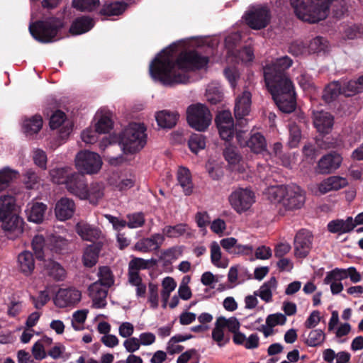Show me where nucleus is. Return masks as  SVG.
Wrapping results in <instances>:
<instances>
[{
    "label": "nucleus",
    "mask_w": 363,
    "mask_h": 363,
    "mask_svg": "<svg viewBox=\"0 0 363 363\" xmlns=\"http://www.w3.org/2000/svg\"><path fill=\"white\" fill-rule=\"evenodd\" d=\"M177 44L162 50L150 64L149 72L155 82L165 86H174L191 82L189 72L201 69L208 63V57L192 50L184 52L174 60Z\"/></svg>",
    "instance_id": "1"
},
{
    "label": "nucleus",
    "mask_w": 363,
    "mask_h": 363,
    "mask_svg": "<svg viewBox=\"0 0 363 363\" xmlns=\"http://www.w3.org/2000/svg\"><path fill=\"white\" fill-rule=\"evenodd\" d=\"M333 0H290L296 16L309 23L325 19L329 13Z\"/></svg>",
    "instance_id": "2"
},
{
    "label": "nucleus",
    "mask_w": 363,
    "mask_h": 363,
    "mask_svg": "<svg viewBox=\"0 0 363 363\" xmlns=\"http://www.w3.org/2000/svg\"><path fill=\"white\" fill-rule=\"evenodd\" d=\"M143 124L131 123L122 133L120 145L124 153L133 154L141 150L147 143V135Z\"/></svg>",
    "instance_id": "3"
},
{
    "label": "nucleus",
    "mask_w": 363,
    "mask_h": 363,
    "mask_svg": "<svg viewBox=\"0 0 363 363\" xmlns=\"http://www.w3.org/2000/svg\"><path fill=\"white\" fill-rule=\"evenodd\" d=\"M62 27L63 22L60 19L50 18L45 21H38L30 23L29 31L36 40L48 43L60 38L58 33Z\"/></svg>",
    "instance_id": "4"
},
{
    "label": "nucleus",
    "mask_w": 363,
    "mask_h": 363,
    "mask_svg": "<svg viewBox=\"0 0 363 363\" xmlns=\"http://www.w3.org/2000/svg\"><path fill=\"white\" fill-rule=\"evenodd\" d=\"M267 87L280 111L289 113L295 110L296 99L292 82H286L282 85L267 86Z\"/></svg>",
    "instance_id": "5"
},
{
    "label": "nucleus",
    "mask_w": 363,
    "mask_h": 363,
    "mask_svg": "<svg viewBox=\"0 0 363 363\" xmlns=\"http://www.w3.org/2000/svg\"><path fill=\"white\" fill-rule=\"evenodd\" d=\"M293 61L288 56L277 58L272 64L264 67V77L266 86L282 85L291 82L286 74V70L292 65Z\"/></svg>",
    "instance_id": "6"
},
{
    "label": "nucleus",
    "mask_w": 363,
    "mask_h": 363,
    "mask_svg": "<svg viewBox=\"0 0 363 363\" xmlns=\"http://www.w3.org/2000/svg\"><path fill=\"white\" fill-rule=\"evenodd\" d=\"M228 201L237 213L242 214L250 210L256 201V196L250 187H238L229 194Z\"/></svg>",
    "instance_id": "7"
},
{
    "label": "nucleus",
    "mask_w": 363,
    "mask_h": 363,
    "mask_svg": "<svg viewBox=\"0 0 363 363\" xmlns=\"http://www.w3.org/2000/svg\"><path fill=\"white\" fill-rule=\"evenodd\" d=\"M186 114L189 125L198 131H205L211 123L212 116L209 110L201 104L189 106Z\"/></svg>",
    "instance_id": "8"
},
{
    "label": "nucleus",
    "mask_w": 363,
    "mask_h": 363,
    "mask_svg": "<svg viewBox=\"0 0 363 363\" xmlns=\"http://www.w3.org/2000/svg\"><path fill=\"white\" fill-rule=\"evenodd\" d=\"M102 160L97 153L82 150L77 153L75 157V166L82 174H93L97 173L101 168Z\"/></svg>",
    "instance_id": "9"
},
{
    "label": "nucleus",
    "mask_w": 363,
    "mask_h": 363,
    "mask_svg": "<svg viewBox=\"0 0 363 363\" xmlns=\"http://www.w3.org/2000/svg\"><path fill=\"white\" fill-rule=\"evenodd\" d=\"M246 23L252 29L265 28L270 21V12L267 7H257L247 11L245 16Z\"/></svg>",
    "instance_id": "10"
},
{
    "label": "nucleus",
    "mask_w": 363,
    "mask_h": 363,
    "mask_svg": "<svg viewBox=\"0 0 363 363\" xmlns=\"http://www.w3.org/2000/svg\"><path fill=\"white\" fill-rule=\"evenodd\" d=\"M216 123L220 138L226 141L230 140L235 134L234 121L231 113L228 111L220 112L216 118Z\"/></svg>",
    "instance_id": "11"
},
{
    "label": "nucleus",
    "mask_w": 363,
    "mask_h": 363,
    "mask_svg": "<svg viewBox=\"0 0 363 363\" xmlns=\"http://www.w3.org/2000/svg\"><path fill=\"white\" fill-rule=\"evenodd\" d=\"M87 182L84 175L77 172H72L66 185L67 191L80 199H87Z\"/></svg>",
    "instance_id": "12"
},
{
    "label": "nucleus",
    "mask_w": 363,
    "mask_h": 363,
    "mask_svg": "<svg viewBox=\"0 0 363 363\" xmlns=\"http://www.w3.org/2000/svg\"><path fill=\"white\" fill-rule=\"evenodd\" d=\"M305 202L303 191L297 185H288L287 194H285L282 205L288 210L298 209Z\"/></svg>",
    "instance_id": "13"
},
{
    "label": "nucleus",
    "mask_w": 363,
    "mask_h": 363,
    "mask_svg": "<svg viewBox=\"0 0 363 363\" xmlns=\"http://www.w3.org/2000/svg\"><path fill=\"white\" fill-rule=\"evenodd\" d=\"M341 155L332 152L323 156L318 162L315 172L320 174H328L337 169L342 163Z\"/></svg>",
    "instance_id": "14"
},
{
    "label": "nucleus",
    "mask_w": 363,
    "mask_h": 363,
    "mask_svg": "<svg viewBox=\"0 0 363 363\" xmlns=\"http://www.w3.org/2000/svg\"><path fill=\"white\" fill-rule=\"evenodd\" d=\"M312 236L309 231L301 230L298 231L294 239L295 256L299 258L306 257L311 248Z\"/></svg>",
    "instance_id": "15"
},
{
    "label": "nucleus",
    "mask_w": 363,
    "mask_h": 363,
    "mask_svg": "<svg viewBox=\"0 0 363 363\" xmlns=\"http://www.w3.org/2000/svg\"><path fill=\"white\" fill-rule=\"evenodd\" d=\"M82 298L81 291L74 288L60 289L55 297V303L60 308L74 305Z\"/></svg>",
    "instance_id": "16"
},
{
    "label": "nucleus",
    "mask_w": 363,
    "mask_h": 363,
    "mask_svg": "<svg viewBox=\"0 0 363 363\" xmlns=\"http://www.w3.org/2000/svg\"><path fill=\"white\" fill-rule=\"evenodd\" d=\"M243 131L236 132V138L240 145L246 144L247 147L255 153H262L267 150V143L264 137L259 133L251 135L248 140L242 139Z\"/></svg>",
    "instance_id": "17"
},
{
    "label": "nucleus",
    "mask_w": 363,
    "mask_h": 363,
    "mask_svg": "<svg viewBox=\"0 0 363 363\" xmlns=\"http://www.w3.org/2000/svg\"><path fill=\"white\" fill-rule=\"evenodd\" d=\"M75 230L83 240L89 242H95L102 237V232L99 228L84 221L78 222Z\"/></svg>",
    "instance_id": "18"
},
{
    "label": "nucleus",
    "mask_w": 363,
    "mask_h": 363,
    "mask_svg": "<svg viewBox=\"0 0 363 363\" xmlns=\"http://www.w3.org/2000/svg\"><path fill=\"white\" fill-rule=\"evenodd\" d=\"M164 242V236L161 233H155L149 238H143L135 245V250L142 252H149L160 249Z\"/></svg>",
    "instance_id": "19"
},
{
    "label": "nucleus",
    "mask_w": 363,
    "mask_h": 363,
    "mask_svg": "<svg viewBox=\"0 0 363 363\" xmlns=\"http://www.w3.org/2000/svg\"><path fill=\"white\" fill-rule=\"evenodd\" d=\"M0 222H2V228L9 239L14 240L22 234L23 221L17 214Z\"/></svg>",
    "instance_id": "20"
},
{
    "label": "nucleus",
    "mask_w": 363,
    "mask_h": 363,
    "mask_svg": "<svg viewBox=\"0 0 363 363\" xmlns=\"http://www.w3.org/2000/svg\"><path fill=\"white\" fill-rule=\"evenodd\" d=\"M89 295L92 299L93 306L96 308H104L106 305L108 287L101 283L95 281L88 289Z\"/></svg>",
    "instance_id": "21"
},
{
    "label": "nucleus",
    "mask_w": 363,
    "mask_h": 363,
    "mask_svg": "<svg viewBox=\"0 0 363 363\" xmlns=\"http://www.w3.org/2000/svg\"><path fill=\"white\" fill-rule=\"evenodd\" d=\"M313 121L315 128L320 133L328 134L333 128L334 118L328 112L314 111Z\"/></svg>",
    "instance_id": "22"
},
{
    "label": "nucleus",
    "mask_w": 363,
    "mask_h": 363,
    "mask_svg": "<svg viewBox=\"0 0 363 363\" xmlns=\"http://www.w3.org/2000/svg\"><path fill=\"white\" fill-rule=\"evenodd\" d=\"M75 211V203L71 199L62 197L55 204V213L56 218L61 221L72 217Z\"/></svg>",
    "instance_id": "23"
},
{
    "label": "nucleus",
    "mask_w": 363,
    "mask_h": 363,
    "mask_svg": "<svg viewBox=\"0 0 363 363\" xmlns=\"http://www.w3.org/2000/svg\"><path fill=\"white\" fill-rule=\"evenodd\" d=\"M252 94L248 91H244L235 101L234 113L238 120H242L250 111Z\"/></svg>",
    "instance_id": "24"
},
{
    "label": "nucleus",
    "mask_w": 363,
    "mask_h": 363,
    "mask_svg": "<svg viewBox=\"0 0 363 363\" xmlns=\"http://www.w3.org/2000/svg\"><path fill=\"white\" fill-rule=\"evenodd\" d=\"M347 185L345 178L340 176H331L322 181L318 185V190L322 194L339 190Z\"/></svg>",
    "instance_id": "25"
},
{
    "label": "nucleus",
    "mask_w": 363,
    "mask_h": 363,
    "mask_svg": "<svg viewBox=\"0 0 363 363\" xmlns=\"http://www.w3.org/2000/svg\"><path fill=\"white\" fill-rule=\"evenodd\" d=\"M355 227L353 218L347 217L346 220L336 219L330 221L328 224V230L332 233L340 235L352 231Z\"/></svg>",
    "instance_id": "26"
},
{
    "label": "nucleus",
    "mask_w": 363,
    "mask_h": 363,
    "mask_svg": "<svg viewBox=\"0 0 363 363\" xmlns=\"http://www.w3.org/2000/svg\"><path fill=\"white\" fill-rule=\"evenodd\" d=\"M18 267L26 276L30 275L35 269V259L33 254L27 250L21 252L18 256Z\"/></svg>",
    "instance_id": "27"
},
{
    "label": "nucleus",
    "mask_w": 363,
    "mask_h": 363,
    "mask_svg": "<svg viewBox=\"0 0 363 363\" xmlns=\"http://www.w3.org/2000/svg\"><path fill=\"white\" fill-rule=\"evenodd\" d=\"M16 199L10 195L0 196V220H4L8 218L16 215Z\"/></svg>",
    "instance_id": "28"
},
{
    "label": "nucleus",
    "mask_w": 363,
    "mask_h": 363,
    "mask_svg": "<svg viewBox=\"0 0 363 363\" xmlns=\"http://www.w3.org/2000/svg\"><path fill=\"white\" fill-rule=\"evenodd\" d=\"M101 249V244L99 242L89 245L84 249L82 262L85 267H92L96 264Z\"/></svg>",
    "instance_id": "29"
},
{
    "label": "nucleus",
    "mask_w": 363,
    "mask_h": 363,
    "mask_svg": "<svg viewBox=\"0 0 363 363\" xmlns=\"http://www.w3.org/2000/svg\"><path fill=\"white\" fill-rule=\"evenodd\" d=\"M46 210L47 206L43 203H29L26 210L28 220L35 223H41Z\"/></svg>",
    "instance_id": "30"
},
{
    "label": "nucleus",
    "mask_w": 363,
    "mask_h": 363,
    "mask_svg": "<svg viewBox=\"0 0 363 363\" xmlns=\"http://www.w3.org/2000/svg\"><path fill=\"white\" fill-rule=\"evenodd\" d=\"M177 180L185 195L189 196L193 192L191 174L189 169L181 167L177 171Z\"/></svg>",
    "instance_id": "31"
},
{
    "label": "nucleus",
    "mask_w": 363,
    "mask_h": 363,
    "mask_svg": "<svg viewBox=\"0 0 363 363\" xmlns=\"http://www.w3.org/2000/svg\"><path fill=\"white\" fill-rule=\"evenodd\" d=\"M94 26L92 18L82 16L77 18L71 25L69 31L73 35H80L90 30Z\"/></svg>",
    "instance_id": "32"
},
{
    "label": "nucleus",
    "mask_w": 363,
    "mask_h": 363,
    "mask_svg": "<svg viewBox=\"0 0 363 363\" xmlns=\"http://www.w3.org/2000/svg\"><path fill=\"white\" fill-rule=\"evenodd\" d=\"M178 116L176 112L163 110L156 113L155 118L160 127L163 128H172L176 125Z\"/></svg>",
    "instance_id": "33"
},
{
    "label": "nucleus",
    "mask_w": 363,
    "mask_h": 363,
    "mask_svg": "<svg viewBox=\"0 0 363 363\" xmlns=\"http://www.w3.org/2000/svg\"><path fill=\"white\" fill-rule=\"evenodd\" d=\"M277 287V281L275 277H271L264 282L259 290L255 291V296H258L262 301L269 303L272 301V291Z\"/></svg>",
    "instance_id": "34"
},
{
    "label": "nucleus",
    "mask_w": 363,
    "mask_h": 363,
    "mask_svg": "<svg viewBox=\"0 0 363 363\" xmlns=\"http://www.w3.org/2000/svg\"><path fill=\"white\" fill-rule=\"evenodd\" d=\"M32 248L37 259H45L49 257V245L42 235H35L32 240Z\"/></svg>",
    "instance_id": "35"
},
{
    "label": "nucleus",
    "mask_w": 363,
    "mask_h": 363,
    "mask_svg": "<svg viewBox=\"0 0 363 363\" xmlns=\"http://www.w3.org/2000/svg\"><path fill=\"white\" fill-rule=\"evenodd\" d=\"M23 130L26 135H33L40 131L43 127V118L40 115H35L26 118L23 122Z\"/></svg>",
    "instance_id": "36"
},
{
    "label": "nucleus",
    "mask_w": 363,
    "mask_h": 363,
    "mask_svg": "<svg viewBox=\"0 0 363 363\" xmlns=\"http://www.w3.org/2000/svg\"><path fill=\"white\" fill-rule=\"evenodd\" d=\"M128 283L135 288V295L138 298H144L147 291V285L143 281L140 274L130 272L128 274Z\"/></svg>",
    "instance_id": "37"
},
{
    "label": "nucleus",
    "mask_w": 363,
    "mask_h": 363,
    "mask_svg": "<svg viewBox=\"0 0 363 363\" xmlns=\"http://www.w3.org/2000/svg\"><path fill=\"white\" fill-rule=\"evenodd\" d=\"M72 174L71 168L69 167L55 168L50 171L52 181L58 184H65L67 185L68 179H69Z\"/></svg>",
    "instance_id": "38"
},
{
    "label": "nucleus",
    "mask_w": 363,
    "mask_h": 363,
    "mask_svg": "<svg viewBox=\"0 0 363 363\" xmlns=\"http://www.w3.org/2000/svg\"><path fill=\"white\" fill-rule=\"evenodd\" d=\"M288 185L272 186L267 189L268 199L274 203L282 204L284 196L287 194Z\"/></svg>",
    "instance_id": "39"
},
{
    "label": "nucleus",
    "mask_w": 363,
    "mask_h": 363,
    "mask_svg": "<svg viewBox=\"0 0 363 363\" xmlns=\"http://www.w3.org/2000/svg\"><path fill=\"white\" fill-rule=\"evenodd\" d=\"M211 261L212 264L219 268H225L228 266V262L222 259V252L220 245L213 241L211 243Z\"/></svg>",
    "instance_id": "40"
},
{
    "label": "nucleus",
    "mask_w": 363,
    "mask_h": 363,
    "mask_svg": "<svg viewBox=\"0 0 363 363\" xmlns=\"http://www.w3.org/2000/svg\"><path fill=\"white\" fill-rule=\"evenodd\" d=\"M342 84L336 81L329 84L323 94V99L326 103H330L335 100L340 94H342Z\"/></svg>",
    "instance_id": "41"
},
{
    "label": "nucleus",
    "mask_w": 363,
    "mask_h": 363,
    "mask_svg": "<svg viewBox=\"0 0 363 363\" xmlns=\"http://www.w3.org/2000/svg\"><path fill=\"white\" fill-rule=\"evenodd\" d=\"M45 269L48 274L57 281L63 280L66 272L65 269L57 262L48 259L45 264Z\"/></svg>",
    "instance_id": "42"
},
{
    "label": "nucleus",
    "mask_w": 363,
    "mask_h": 363,
    "mask_svg": "<svg viewBox=\"0 0 363 363\" xmlns=\"http://www.w3.org/2000/svg\"><path fill=\"white\" fill-rule=\"evenodd\" d=\"M127 4L121 1L111 2L105 4L101 9L100 13L104 16H118L121 14L126 9Z\"/></svg>",
    "instance_id": "43"
},
{
    "label": "nucleus",
    "mask_w": 363,
    "mask_h": 363,
    "mask_svg": "<svg viewBox=\"0 0 363 363\" xmlns=\"http://www.w3.org/2000/svg\"><path fill=\"white\" fill-rule=\"evenodd\" d=\"M162 290L161 296L163 301V307L165 308L171 293L175 289L177 283L172 277H167L162 281Z\"/></svg>",
    "instance_id": "44"
},
{
    "label": "nucleus",
    "mask_w": 363,
    "mask_h": 363,
    "mask_svg": "<svg viewBox=\"0 0 363 363\" xmlns=\"http://www.w3.org/2000/svg\"><path fill=\"white\" fill-rule=\"evenodd\" d=\"M18 176V172L9 167L0 170V192L6 190Z\"/></svg>",
    "instance_id": "45"
},
{
    "label": "nucleus",
    "mask_w": 363,
    "mask_h": 363,
    "mask_svg": "<svg viewBox=\"0 0 363 363\" xmlns=\"http://www.w3.org/2000/svg\"><path fill=\"white\" fill-rule=\"evenodd\" d=\"M188 230V225L179 223L175 225H167L162 229V235L169 238H177L184 235Z\"/></svg>",
    "instance_id": "46"
},
{
    "label": "nucleus",
    "mask_w": 363,
    "mask_h": 363,
    "mask_svg": "<svg viewBox=\"0 0 363 363\" xmlns=\"http://www.w3.org/2000/svg\"><path fill=\"white\" fill-rule=\"evenodd\" d=\"M99 4V0H73L72 3L74 9L84 12L95 11Z\"/></svg>",
    "instance_id": "47"
},
{
    "label": "nucleus",
    "mask_w": 363,
    "mask_h": 363,
    "mask_svg": "<svg viewBox=\"0 0 363 363\" xmlns=\"http://www.w3.org/2000/svg\"><path fill=\"white\" fill-rule=\"evenodd\" d=\"M206 144L205 136L200 133L192 134L188 141L191 151L195 154L203 150L206 147Z\"/></svg>",
    "instance_id": "48"
},
{
    "label": "nucleus",
    "mask_w": 363,
    "mask_h": 363,
    "mask_svg": "<svg viewBox=\"0 0 363 363\" xmlns=\"http://www.w3.org/2000/svg\"><path fill=\"white\" fill-rule=\"evenodd\" d=\"M183 246H173L162 252L161 258L167 263H172L183 254Z\"/></svg>",
    "instance_id": "49"
},
{
    "label": "nucleus",
    "mask_w": 363,
    "mask_h": 363,
    "mask_svg": "<svg viewBox=\"0 0 363 363\" xmlns=\"http://www.w3.org/2000/svg\"><path fill=\"white\" fill-rule=\"evenodd\" d=\"M325 335L320 329L311 330L306 339V343L310 347L320 346L325 341Z\"/></svg>",
    "instance_id": "50"
},
{
    "label": "nucleus",
    "mask_w": 363,
    "mask_h": 363,
    "mask_svg": "<svg viewBox=\"0 0 363 363\" xmlns=\"http://www.w3.org/2000/svg\"><path fill=\"white\" fill-rule=\"evenodd\" d=\"M113 127V122L111 118L109 112H106L104 114H101L99 118L98 122L96 124L95 128L96 132L99 133H106Z\"/></svg>",
    "instance_id": "51"
},
{
    "label": "nucleus",
    "mask_w": 363,
    "mask_h": 363,
    "mask_svg": "<svg viewBox=\"0 0 363 363\" xmlns=\"http://www.w3.org/2000/svg\"><path fill=\"white\" fill-rule=\"evenodd\" d=\"M98 276L99 280L96 282L101 283L108 288L111 287L114 284V277L108 267H101L99 269Z\"/></svg>",
    "instance_id": "52"
},
{
    "label": "nucleus",
    "mask_w": 363,
    "mask_h": 363,
    "mask_svg": "<svg viewBox=\"0 0 363 363\" xmlns=\"http://www.w3.org/2000/svg\"><path fill=\"white\" fill-rule=\"evenodd\" d=\"M52 339L48 337H44L40 340L37 341L33 346L32 353L35 359H43L45 357V351L44 349V345L50 344Z\"/></svg>",
    "instance_id": "53"
},
{
    "label": "nucleus",
    "mask_w": 363,
    "mask_h": 363,
    "mask_svg": "<svg viewBox=\"0 0 363 363\" xmlns=\"http://www.w3.org/2000/svg\"><path fill=\"white\" fill-rule=\"evenodd\" d=\"M89 311L86 309L78 310L72 315V326L75 330H82L85 323Z\"/></svg>",
    "instance_id": "54"
},
{
    "label": "nucleus",
    "mask_w": 363,
    "mask_h": 363,
    "mask_svg": "<svg viewBox=\"0 0 363 363\" xmlns=\"http://www.w3.org/2000/svg\"><path fill=\"white\" fill-rule=\"evenodd\" d=\"M126 219L127 226L131 229L140 228L145 222V216L141 212L128 214Z\"/></svg>",
    "instance_id": "55"
},
{
    "label": "nucleus",
    "mask_w": 363,
    "mask_h": 363,
    "mask_svg": "<svg viewBox=\"0 0 363 363\" xmlns=\"http://www.w3.org/2000/svg\"><path fill=\"white\" fill-rule=\"evenodd\" d=\"M49 251L55 253H62V252L67 249L68 242L66 239L60 236H55L50 239Z\"/></svg>",
    "instance_id": "56"
},
{
    "label": "nucleus",
    "mask_w": 363,
    "mask_h": 363,
    "mask_svg": "<svg viewBox=\"0 0 363 363\" xmlns=\"http://www.w3.org/2000/svg\"><path fill=\"white\" fill-rule=\"evenodd\" d=\"M23 182L27 189H35L40 185V179L34 171L28 169L24 174Z\"/></svg>",
    "instance_id": "57"
},
{
    "label": "nucleus",
    "mask_w": 363,
    "mask_h": 363,
    "mask_svg": "<svg viewBox=\"0 0 363 363\" xmlns=\"http://www.w3.org/2000/svg\"><path fill=\"white\" fill-rule=\"evenodd\" d=\"M223 155L225 160L232 166L238 164L241 160V156L236 148L232 146H228L224 150Z\"/></svg>",
    "instance_id": "58"
},
{
    "label": "nucleus",
    "mask_w": 363,
    "mask_h": 363,
    "mask_svg": "<svg viewBox=\"0 0 363 363\" xmlns=\"http://www.w3.org/2000/svg\"><path fill=\"white\" fill-rule=\"evenodd\" d=\"M87 193L86 199H89L91 202L97 201L104 196L103 185L99 183L92 184L89 188L87 187Z\"/></svg>",
    "instance_id": "59"
},
{
    "label": "nucleus",
    "mask_w": 363,
    "mask_h": 363,
    "mask_svg": "<svg viewBox=\"0 0 363 363\" xmlns=\"http://www.w3.org/2000/svg\"><path fill=\"white\" fill-rule=\"evenodd\" d=\"M148 302L150 307L156 309L159 305L158 285L157 284L150 282L148 284Z\"/></svg>",
    "instance_id": "60"
},
{
    "label": "nucleus",
    "mask_w": 363,
    "mask_h": 363,
    "mask_svg": "<svg viewBox=\"0 0 363 363\" xmlns=\"http://www.w3.org/2000/svg\"><path fill=\"white\" fill-rule=\"evenodd\" d=\"M345 34L349 39L360 38L363 35V24L352 23L347 25L345 29Z\"/></svg>",
    "instance_id": "61"
},
{
    "label": "nucleus",
    "mask_w": 363,
    "mask_h": 363,
    "mask_svg": "<svg viewBox=\"0 0 363 363\" xmlns=\"http://www.w3.org/2000/svg\"><path fill=\"white\" fill-rule=\"evenodd\" d=\"M349 268L347 269L336 268L328 272L324 279V282H330L333 280L341 281L348 277Z\"/></svg>",
    "instance_id": "62"
},
{
    "label": "nucleus",
    "mask_w": 363,
    "mask_h": 363,
    "mask_svg": "<svg viewBox=\"0 0 363 363\" xmlns=\"http://www.w3.org/2000/svg\"><path fill=\"white\" fill-rule=\"evenodd\" d=\"M342 94L345 96H350L357 93L361 92L360 86L358 85L357 80H350L347 82H344L343 84H342Z\"/></svg>",
    "instance_id": "63"
},
{
    "label": "nucleus",
    "mask_w": 363,
    "mask_h": 363,
    "mask_svg": "<svg viewBox=\"0 0 363 363\" xmlns=\"http://www.w3.org/2000/svg\"><path fill=\"white\" fill-rule=\"evenodd\" d=\"M328 41L324 38L318 36L311 41L310 49L313 52H325L328 48Z\"/></svg>",
    "instance_id": "64"
}]
</instances>
